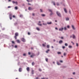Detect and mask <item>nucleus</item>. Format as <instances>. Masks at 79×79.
Listing matches in <instances>:
<instances>
[{
	"label": "nucleus",
	"instance_id": "052dcab7",
	"mask_svg": "<svg viewBox=\"0 0 79 79\" xmlns=\"http://www.w3.org/2000/svg\"><path fill=\"white\" fill-rule=\"evenodd\" d=\"M75 74V72L73 73V75H74V74Z\"/></svg>",
	"mask_w": 79,
	"mask_h": 79
},
{
	"label": "nucleus",
	"instance_id": "a18cd8bd",
	"mask_svg": "<svg viewBox=\"0 0 79 79\" xmlns=\"http://www.w3.org/2000/svg\"><path fill=\"white\" fill-rule=\"evenodd\" d=\"M67 28H69V25H68L67 26Z\"/></svg>",
	"mask_w": 79,
	"mask_h": 79
},
{
	"label": "nucleus",
	"instance_id": "13d9d810",
	"mask_svg": "<svg viewBox=\"0 0 79 79\" xmlns=\"http://www.w3.org/2000/svg\"><path fill=\"white\" fill-rule=\"evenodd\" d=\"M28 55H31V52H29L28 53Z\"/></svg>",
	"mask_w": 79,
	"mask_h": 79
},
{
	"label": "nucleus",
	"instance_id": "58836bf2",
	"mask_svg": "<svg viewBox=\"0 0 79 79\" xmlns=\"http://www.w3.org/2000/svg\"><path fill=\"white\" fill-rule=\"evenodd\" d=\"M32 56H35V54H34L33 53V54H32Z\"/></svg>",
	"mask_w": 79,
	"mask_h": 79
},
{
	"label": "nucleus",
	"instance_id": "f3484780",
	"mask_svg": "<svg viewBox=\"0 0 79 79\" xmlns=\"http://www.w3.org/2000/svg\"><path fill=\"white\" fill-rule=\"evenodd\" d=\"M36 29L37 30V31H40V29H39V27H37Z\"/></svg>",
	"mask_w": 79,
	"mask_h": 79
},
{
	"label": "nucleus",
	"instance_id": "c85d7f7f",
	"mask_svg": "<svg viewBox=\"0 0 79 79\" xmlns=\"http://www.w3.org/2000/svg\"><path fill=\"white\" fill-rule=\"evenodd\" d=\"M39 71H42V69H39Z\"/></svg>",
	"mask_w": 79,
	"mask_h": 79
},
{
	"label": "nucleus",
	"instance_id": "f8f14e48",
	"mask_svg": "<svg viewBox=\"0 0 79 79\" xmlns=\"http://www.w3.org/2000/svg\"><path fill=\"white\" fill-rule=\"evenodd\" d=\"M52 22H48L47 24H52Z\"/></svg>",
	"mask_w": 79,
	"mask_h": 79
},
{
	"label": "nucleus",
	"instance_id": "864d4df0",
	"mask_svg": "<svg viewBox=\"0 0 79 79\" xmlns=\"http://www.w3.org/2000/svg\"><path fill=\"white\" fill-rule=\"evenodd\" d=\"M32 16H34L35 15V14H34V13H33L32 14Z\"/></svg>",
	"mask_w": 79,
	"mask_h": 79
},
{
	"label": "nucleus",
	"instance_id": "774afa93",
	"mask_svg": "<svg viewBox=\"0 0 79 79\" xmlns=\"http://www.w3.org/2000/svg\"><path fill=\"white\" fill-rule=\"evenodd\" d=\"M41 79H45L44 78H41Z\"/></svg>",
	"mask_w": 79,
	"mask_h": 79
},
{
	"label": "nucleus",
	"instance_id": "cd10ccee",
	"mask_svg": "<svg viewBox=\"0 0 79 79\" xmlns=\"http://www.w3.org/2000/svg\"><path fill=\"white\" fill-rule=\"evenodd\" d=\"M57 53H58V55H59L60 54H61V52H57Z\"/></svg>",
	"mask_w": 79,
	"mask_h": 79
},
{
	"label": "nucleus",
	"instance_id": "de8ad7c7",
	"mask_svg": "<svg viewBox=\"0 0 79 79\" xmlns=\"http://www.w3.org/2000/svg\"><path fill=\"white\" fill-rule=\"evenodd\" d=\"M38 25H39V26H42V24H40L39 23H38Z\"/></svg>",
	"mask_w": 79,
	"mask_h": 79
},
{
	"label": "nucleus",
	"instance_id": "393cba45",
	"mask_svg": "<svg viewBox=\"0 0 79 79\" xmlns=\"http://www.w3.org/2000/svg\"><path fill=\"white\" fill-rule=\"evenodd\" d=\"M66 53L65 52H64V56H66Z\"/></svg>",
	"mask_w": 79,
	"mask_h": 79
},
{
	"label": "nucleus",
	"instance_id": "c9c22d12",
	"mask_svg": "<svg viewBox=\"0 0 79 79\" xmlns=\"http://www.w3.org/2000/svg\"><path fill=\"white\" fill-rule=\"evenodd\" d=\"M40 12H42V11H43L42 9H40Z\"/></svg>",
	"mask_w": 79,
	"mask_h": 79
},
{
	"label": "nucleus",
	"instance_id": "4be33fe9",
	"mask_svg": "<svg viewBox=\"0 0 79 79\" xmlns=\"http://www.w3.org/2000/svg\"><path fill=\"white\" fill-rule=\"evenodd\" d=\"M69 48H72V46L69 45Z\"/></svg>",
	"mask_w": 79,
	"mask_h": 79
},
{
	"label": "nucleus",
	"instance_id": "e2e57ef3",
	"mask_svg": "<svg viewBox=\"0 0 79 79\" xmlns=\"http://www.w3.org/2000/svg\"><path fill=\"white\" fill-rule=\"evenodd\" d=\"M26 0L27 2H30V1H29V0Z\"/></svg>",
	"mask_w": 79,
	"mask_h": 79
},
{
	"label": "nucleus",
	"instance_id": "0eeeda50",
	"mask_svg": "<svg viewBox=\"0 0 79 79\" xmlns=\"http://www.w3.org/2000/svg\"><path fill=\"white\" fill-rule=\"evenodd\" d=\"M59 31H63V28L62 27L61 28H59Z\"/></svg>",
	"mask_w": 79,
	"mask_h": 79
},
{
	"label": "nucleus",
	"instance_id": "3c124183",
	"mask_svg": "<svg viewBox=\"0 0 79 79\" xmlns=\"http://www.w3.org/2000/svg\"><path fill=\"white\" fill-rule=\"evenodd\" d=\"M15 48H17V45H15Z\"/></svg>",
	"mask_w": 79,
	"mask_h": 79
},
{
	"label": "nucleus",
	"instance_id": "49530a36",
	"mask_svg": "<svg viewBox=\"0 0 79 79\" xmlns=\"http://www.w3.org/2000/svg\"><path fill=\"white\" fill-rule=\"evenodd\" d=\"M20 17H23L22 15H20Z\"/></svg>",
	"mask_w": 79,
	"mask_h": 79
},
{
	"label": "nucleus",
	"instance_id": "6e6d98bb",
	"mask_svg": "<svg viewBox=\"0 0 79 79\" xmlns=\"http://www.w3.org/2000/svg\"><path fill=\"white\" fill-rule=\"evenodd\" d=\"M30 57H31V58H33V56L32 55H31L30 56Z\"/></svg>",
	"mask_w": 79,
	"mask_h": 79
},
{
	"label": "nucleus",
	"instance_id": "2f4dec72",
	"mask_svg": "<svg viewBox=\"0 0 79 79\" xmlns=\"http://www.w3.org/2000/svg\"><path fill=\"white\" fill-rule=\"evenodd\" d=\"M53 3V5L55 6V2H52Z\"/></svg>",
	"mask_w": 79,
	"mask_h": 79
},
{
	"label": "nucleus",
	"instance_id": "a211bd4d",
	"mask_svg": "<svg viewBox=\"0 0 79 79\" xmlns=\"http://www.w3.org/2000/svg\"><path fill=\"white\" fill-rule=\"evenodd\" d=\"M16 41H17V43H20V41H19V40H16Z\"/></svg>",
	"mask_w": 79,
	"mask_h": 79
},
{
	"label": "nucleus",
	"instance_id": "423d86ee",
	"mask_svg": "<svg viewBox=\"0 0 79 79\" xmlns=\"http://www.w3.org/2000/svg\"><path fill=\"white\" fill-rule=\"evenodd\" d=\"M59 44H61L63 43V41L60 40L59 42Z\"/></svg>",
	"mask_w": 79,
	"mask_h": 79
},
{
	"label": "nucleus",
	"instance_id": "bf43d9fd",
	"mask_svg": "<svg viewBox=\"0 0 79 79\" xmlns=\"http://www.w3.org/2000/svg\"><path fill=\"white\" fill-rule=\"evenodd\" d=\"M8 8H11V7L10 6H8Z\"/></svg>",
	"mask_w": 79,
	"mask_h": 79
},
{
	"label": "nucleus",
	"instance_id": "f704fd0d",
	"mask_svg": "<svg viewBox=\"0 0 79 79\" xmlns=\"http://www.w3.org/2000/svg\"><path fill=\"white\" fill-rule=\"evenodd\" d=\"M15 10H17L18 9V7H16V6H15Z\"/></svg>",
	"mask_w": 79,
	"mask_h": 79
},
{
	"label": "nucleus",
	"instance_id": "412c9836",
	"mask_svg": "<svg viewBox=\"0 0 79 79\" xmlns=\"http://www.w3.org/2000/svg\"><path fill=\"white\" fill-rule=\"evenodd\" d=\"M64 29L66 31V30L67 29H66V27H64Z\"/></svg>",
	"mask_w": 79,
	"mask_h": 79
},
{
	"label": "nucleus",
	"instance_id": "603ef678",
	"mask_svg": "<svg viewBox=\"0 0 79 79\" xmlns=\"http://www.w3.org/2000/svg\"><path fill=\"white\" fill-rule=\"evenodd\" d=\"M12 3H15V2L14 1H12Z\"/></svg>",
	"mask_w": 79,
	"mask_h": 79
},
{
	"label": "nucleus",
	"instance_id": "4468645a",
	"mask_svg": "<svg viewBox=\"0 0 79 79\" xmlns=\"http://www.w3.org/2000/svg\"><path fill=\"white\" fill-rule=\"evenodd\" d=\"M64 10L65 13H67V10H66V9L65 8H64Z\"/></svg>",
	"mask_w": 79,
	"mask_h": 79
},
{
	"label": "nucleus",
	"instance_id": "6ab92c4d",
	"mask_svg": "<svg viewBox=\"0 0 79 79\" xmlns=\"http://www.w3.org/2000/svg\"><path fill=\"white\" fill-rule=\"evenodd\" d=\"M52 15H53V12H51V13L50 14V16H52Z\"/></svg>",
	"mask_w": 79,
	"mask_h": 79
},
{
	"label": "nucleus",
	"instance_id": "8fccbe9b",
	"mask_svg": "<svg viewBox=\"0 0 79 79\" xmlns=\"http://www.w3.org/2000/svg\"><path fill=\"white\" fill-rule=\"evenodd\" d=\"M69 14H71V10H69Z\"/></svg>",
	"mask_w": 79,
	"mask_h": 79
},
{
	"label": "nucleus",
	"instance_id": "39448f33",
	"mask_svg": "<svg viewBox=\"0 0 79 79\" xmlns=\"http://www.w3.org/2000/svg\"><path fill=\"white\" fill-rule=\"evenodd\" d=\"M19 72H21L22 71V68H19Z\"/></svg>",
	"mask_w": 79,
	"mask_h": 79
},
{
	"label": "nucleus",
	"instance_id": "680f3d73",
	"mask_svg": "<svg viewBox=\"0 0 79 79\" xmlns=\"http://www.w3.org/2000/svg\"><path fill=\"white\" fill-rule=\"evenodd\" d=\"M28 35H30V33H29V32H28Z\"/></svg>",
	"mask_w": 79,
	"mask_h": 79
},
{
	"label": "nucleus",
	"instance_id": "f257e3e1",
	"mask_svg": "<svg viewBox=\"0 0 79 79\" xmlns=\"http://www.w3.org/2000/svg\"><path fill=\"white\" fill-rule=\"evenodd\" d=\"M18 33L16 32L15 33V36H14V37L16 40L17 39V37H18Z\"/></svg>",
	"mask_w": 79,
	"mask_h": 79
},
{
	"label": "nucleus",
	"instance_id": "f03ea898",
	"mask_svg": "<svg viewBox=\"0 0 79 79\" xmlns=\"http://www.w3.org/2000/svg\"><path fill=\"white\" fill-rule=\"evenodd\" d=\"M56 13L58 16H59L60 18H61V14H60V13L59 12L56 11Z\"/></svg>",
	"mask_w": 79,
	"mask_h": 79
},
{
	"label": "nucleus",
	"instance_id": "473e14b6",
	"mask_svg": "<svg viewBox=\"0 0 79 79\" xmlns=\"http://www.w3.org/2000/svg\"><path fill=\"white\" fill-rule=\"evenodd\" d=\"M65 46H68V44H67V43H65Z\"/></svg>",
	"mask_w": 79,
	"mask_h": 79
},
{
	"label": "nucleus",
	"instance_id": "6e6552de",
	"mask_svg": "<svg viewBox=\"0 0 79 79\" xmlns=\"http://www.w3.org/2000/svg\"><path fill=\"white\" fill-rule=\"evenodd\" d=\"M34 70H32L31 71L32 74H34Z\"/></svg>",
	"mask_w": 79,
	"mask_h": 79
},
{
	"label": "nucleus",
	"instance_id": "c756f323",
	"mask_svg": "<svg viewBox=\"0 0 79 79\" xmlns=\"http://www.w3.org/2000/svg\"><path fill=\"white\" fill-rule=\"evenodd\" d=\"M66 21H68L69 20V18H66Z\"/></svg>",
	"mask_w": 79,
	"mask_h": 79
},
{
	"label": "nucleus",
	"instance_id": "338daca9",
	"mask_svg": "<svg viewBox=\"0 0 79 79\" xmlns=\"http://www.w3.org/2000/svg\"><path fill=\"white\" fill-rule=\"evenodd\" d=\"M61 39H63V37H61Z\"/></svg>",
	"mask_w": 79,
	"mask_h": 79
},
{
	"label": "nucleus",
	"instance_id": "7c9ffc66",
	"mask_svg": "<svg viewBox=\"0 0 79 79\" xmlns=\"http://www.w3.org/2000/svg\"><path fill=\"white\" fill-rule=\"evenodd\" d=\"M49 47H50V46H49V45H47V48H49Z\"/></svg>",
	"mask_w": 79,
	"mask_h": 79
},
{
	"label": "nucleus",
	"instance_id": "bb28decb",
	"mask_svg": "<svg viewBox=\"0 0 79 79\" xmlns=\"http://www.w3.org/2000/svg\"><path fill=\"white\" fill-rule=\"evenodd\" d=\"M45 60H46V61H47V62H48V59L46 58L45 59Z\"/></svg>",
	"mask_w": 79,
	"mask_h": 79
},
{
	"label": "nucleus",
	"instance_id": "dca6fc26",
	"mask_svg": "<svg viewBox=\"0 0 79 79\" xmlns=\"http://www.w3.org/2000/svg\"><path fill=\"white\" fill-rule=\"evenodd\" d=\"M49 51H50V50L49 49H48L46 51V52L47 53H48V52H49Z\"/></svg>",
	"mask_w": 79,
	"mask_h": 79
},
{
	"label": "nucleus",
	"instance_id": "72a5a7b5",
	"mask_svg": "<svg viewBox=\"0 0 79 79\" xmlns=\"http://www.w3.org/2000/svg\"><path fill=\"white\" fill-rule=\"evenodd\" d=\"M14 24H15V26H16V25H17V24H18V23H14Z\"/></svg>",
	"mask_w": 79,
	"mask_h": 79
},
{
	"label": "nucleus",
	"instance_id": "69168bd1",
	"mask_svg": "<svg viewBox=\"0 0 79 79\" xmlns=\"http://www.w3.org/2000/svg\"><path fill=\"white\" fill-rule=\"evenodd\" d=\"M13 18H15V15H13Z\"/></svg>",
	"mask_w": 79,
	"mask_h": 79
},
{
	"label": "nucleus",
	"instance_id": "37998d69",
	"mask_svg": "<svg viewBox=\"0 0 79 79\" xmlns=\"http://www.w3.org/2000/svg\"><path fill=\"white\" fill-rule=\"evenodd\" d=\"M65 48V46H63L62 47V48H63V49H64V48Z\"/></svg>",
	"mask_w": 79,
	"mask_h": 79
},
{
	"label": "nucleus",
	"instance_id": "2eb2a0df",
	"mask_svg": "<svg viewBox=\"0 0 79 79\" xmlns=\"http://www.w3.org/2000/svg\"><path fill=\"white\" fill-rule=\"evenodd\" d=\"M57 64H58V65H60V64H61L58 61H57Z\"/></svg>",
	"mask_w": 79,
	"mask_h": 79
},
{
	"label": "nucleus",
	"instance_id": "9d476101",
	"mask_svg": "<svg viewBox=\"0 0 79 79\" xmlns=\"http://www.w3.org/2000/svg\"><path fill=\"white\" fill-rule=\"evenodd\" d=\"M49 11V12H51V13H52V9H48V10Z\"/></svg>",
	"mask_w": 79,
	"mask_h": 79
},
{
	"label": "nucleus",
	"instance_id": "79ce46f5",
	"mask_svg": "<svg viewBox=\"0 0 79 79\" xmlns=\"http://www.w3.org/2000/svg\"><path fill=\"white\" fill-rule=\"evenodd\" d=\"M10 20H11L12 19V17H10Z\"/></svg>",
	"mask_w": 79,
	"mask_h": 79
},
{
	"label": "nucleus",
	"instance_id": "4d7b16f0",
	"mask_svg": "<svg viewBox=\"0 0 79 79\" xmlns=\"http://www.w3.org/2000/svg\"><path fill=\"white\" fill-rule=\"evenodd\" d=\"M60 63H63V61L62 60H60Z\"/></svg>",
	"mask_w": 79,
	"mask_h": 79
},
{
	"label": "nucleus",
	"instance_id": "ddd939ff",
	"mask_svg": "<svg viewBox=\"0 0 79 79\" xmlns=\"http://www.w3.org/2000/svg\"><path fill=\"white\" fill-rule=\"evenodd\" d=\"M72 27L73 29H74V30H75V28H74V26L72 25Z\"/></svg>",
	"mask_w": 79,
	"mask_h": 79
},
{
	"label": "nucleus",
	"instance_id": "5fc2aeb1",
	"mask_svg": "<svg viewBox=\"0 0 79 79\" xmlns=\"http://www.w3.org/2000/svg\"><path fill=\"white\" fill-rule=\"evenodd\" d=\"M57 6H58V5H59V3H57Z\"/></svg>",
	"mask_w": 79,
	"mask_h": 79
},
{
	"label": "nucleus",
	"instance_id": "09e8293b",
	"mask_svg": "<svg viewBox=\"0 0 79 79\" xmlns=\"http://www.w3.org/2000/svg\"><path fill=\"white\" fill-rule=\"evenodd\" d=\"M12 44H15V42H14L13 41H12Z\"/></svg>",
	"mask_w": 79,
	"mask_h": 79
},
{
	"label": "nucleus",
	"instance_id": "20e7f679",
	"mask_svg": "<svg viewBox=\"0 0 79 79\" xmlns=\"http://www.w3.org/2000/svg\"><path fill=\"white\" fill-rule=\"evenodd\" d=\"M28 10H33L34 9L33 8H32L31 7H29L28 8Z\"/></svg>",
	"mask_w": 79,
	"mask_h": 79
},
{
	"label": "nucleus",
	"instance_id": "a878e982",
	"mask_svg": "<svg viewBox=\"0 0 79 79\" xmlns=\"http://www.w3.org/2000/svg\"><path fill=\"white\" fill-rule=\"evenodd\" d=\"M42 45L43 47H45V44H42Z\"/></svg>",
	"mask_w": 79,
	"mask_h": 79
},
{
	"label": "nucleus",
	"instance_id": "1a4fd4ad",
	"mask_svg": "<svg viewBox=\"0 0 79 79\" xmlns=\"http://www.w3.org/2000/svg\"><path fill=\"white\" fill-rule=\"evenodd\" d=\"M73 39H75L76 38V36L74 35H73Z\"/></svg>",
	"mask_w": 79,
	"mask_h": 79
},
{
	"label": "nucleus",
	"instance_id": "5701e85b",
	"mask_svg": "<svg viewBox=\"0 0 79 79\" xmlns=\"http://www.w3.org/2000/svg\"><path fill=\"white\" fill-rule=\"evenodd\" d=\"M12 14H10L9 15V17H11L12 16Z\"/></svg>",
	"mask_w": 79,
	"mask_h": 79
},
{
	"label": "nucleus",
	"instance_id": "e433bc0d",
	"mask_svg": "<svg viewBox=\"0 0 79 79\" xmlns=\"http://www.w3.org/2000/svg\"><path fill=\"white\" fill-rule=\"evenodd\" d=\"M15 3L16 5H18V2H15Z\"/></svg>",
	"mask_w": 79,
	"mask_h": 79
},
{
	"label": "nucleus",
	"instance_id": "9b49d317",
	"mask_svg": "<svg viewBox=\"0 0 79 79\" xmlns=\"http://www.w3.org/2000/svg\"><path fill=\"white\" fill-rule=\"evenodd\" d=\"M29 67H27V71H29Z\"/></svg>",
	"mask_w": 79,
	"mask_h": 79
},
{
	"label": "nucleus",
	"instance_id": "ea45409f",
	"mask_svg": "<svg viewBox=\"0 0 79 79\" xmlns=\"http://www.w3.org/2000/svg\"><path fill=\"white\" fill-rule=\"evenodd\" d=\"M71 43H72L73 45H74V43L73 41L71 42Z\"/></svg>",
	"mask_w": 79,
	"mask_h": 79
},
{
	"label": "nucleus",
	"instance_id": "aec40b11",
	"mask_svg": "<svg viewBox=\"0 0 79 79\" xmlns=\"http://www.w3.org/2000/svg\"><path fill=\"white\" fill-rule=\"evenodd\" d=\"M34 64H35V63H34V62H33L32 63V66H34Z\"/></svg>",
	"mask_w": 79,
	"mask_h": 79
},
{
	"label": "nucleus",
	"instance_id": "4c0bfd02",
	"mask_svg": "<svg viewBox=\"0 0 79 79\" xmlns=\"http://www.w3.org/2000/svg\"><path fill=\"white\" fill-rule=\"evenodd\" d=\"M23 56H26V54L25 53L23 54Z\"/></svg>",
	"mask_w": 79,
	"mask_h": 79
},
{
	"label": "nucleus",
	"instance_id": "b1692460",
	"mask_svg": "<svg viewBox=\"0 0 79 79\" xmlns=\"http://www.w3.org/2000/svg\"><path fill=\"white\" fill-rule=\"evenodd\" d=\"M41 16L44 17L45 16V15L44 14H42Z\"/></svg>",
	"mask_w": 79,
	"mask_h": 79
},
{
	"label": "nucleus",
	"instance_id": "0e129e2a",
	"mask_svg": "<svg viewBox=\"0 0 79 79\" xmlns=\"http://www.w3.org/2000/svg\"><path fill=\"white\" fill-rule=\"evenodd\" d=\"M4 30H5V28H3L2 29V31H4Z\"/></svg>",
	"mask_w": 79,
	"mask_h": 79
},
{
	"label": "nucleus",
	"instance_id": "7ed1b4c3",
	"mask_svg": "<svg viewBox=\"0 0 79 79\" xmlns=\"http://www.w3.org/2000/svg\"><path fill=\"white\" fill-rule=\"evenodd\" d=\"M21 40L22 42H26V40L24 38H22L21 39Z\"/></svg>",
	"mask_w": 79,
	"mask_h": 79
},
{
	"label": "nucleus",
	"instance_id": "a19ab883",
	"mask_svg": "<svg viewBox=\"0 0 79 79\" xmlns=\"http://www.w3.org/2000/svg\"><path fill=\"white\" fill-rule=\"evenodd\" d=\"M76 46L77 47H78V46H79V45H78V44L77 43H76Z\"/></svg>",
	"mask_w": 79,
	"mask_h": 79
},
{
	"label": "nucleus",
	"instance_id": "c03bdc74",
	"mask_svg": "<svg viewBox=\"0 0 79 79\" xmlns=\"http://www.w3.org/2000/svg\"><path fill=\"white\" fill-rule=\"evenodd\" d=\"M55 29L56 30H58V28L57 27H55Z\"/></svg>",
	"mask_w": 79,
	"mask_h": 79
}]
</instances>
